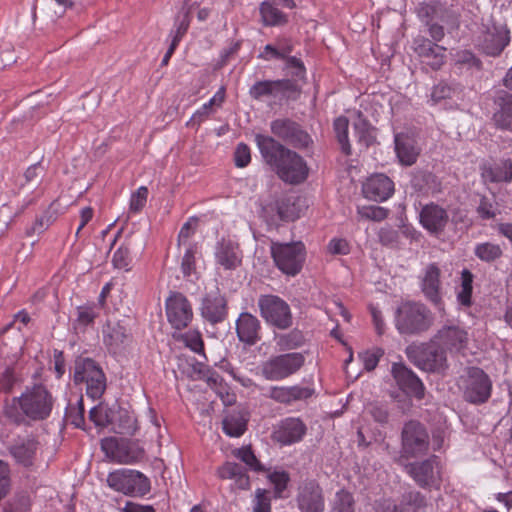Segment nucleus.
I'll return each instance as SVG.
<instances>
[{"mask_svg": "<svg viewBox=\"0 0 512 512\" xmlns=\"http://www.w3.org/2000/svg\"><path fill=\"white\" fill-rule=\"evenodd\" d=\"M354 131L358 143L364 147H368L373 142L374 137L371 132V126L365 119L361 118V116H359L358 120L354 123Z\"/></svg>", "mask_w": 512, "mask_h": 512, "instance_id": "de8ad7c7", "label": "nucleus"}, {"mask_svg": "<svg viewBox=\"0 0 512 512\" xmlns=\"http://www.w3.org/2000/svg\"><path fill=\"white\" fill-rule=\"evenodd\" d=\"M358 214L365 219L382 221L387 217L388 211L383 207L371 205L359 207Z\"/></svg>", "mask_w": 512, "mask_h": 512, "instance_id": "864d4df0", "label": "nucleus"}, {"mask_svg": "<svg viewBox=\"0 0 512 512\" xmlns=\"http://www.w3.org/2000/svg\"><path fill=\"white\" fill-rule=\"evenodd\" d=\"M494 103L497 106L493 115L495 124L500 128L512 130V94L501 90L497 92Z\"/></svg>", "mask_w": 512, "mask_h": 512, "instance_id": "473e14b6", "label": "nucleus"}, {"mask_svg": "<svg viewBox=\"0 0 512 512\" xmlns=\"http://www.w3.org/2000/svg\"><path fill=\"white\" fill-rule=\"evenodd\" d=\"M19 398H13L11 404H7L4 409L5 416L13 423H20L24 420L23 414L19 408Z\"/></svg>", "mask_w": 512, "mask_h": 512, "instance_id": "0e129e2a", "label": "nucleus"}, {"mask_svg": "<svg viewBox=\"0 0 512 512\" xmlns=\"http://www.w3.org/2000/svg\"><path fill=\"white\" fill-rule=\"evenodd\" d=\"M38 449L39 442L28 437L16 441L9 447V452L18 464L31 467L35 463Z\"/></svg>", "mask_w": 512, "mask_h": 512, "instance_id": "cd10ccee", "label": "nucleus"}, {"mask_svg": "<svg viewBox=\"0 0 512 512\" xmlns=\"http://www.w3.org/2000/svg\"><path fill=\"white\" fill-rule=\"evenodd\" d=\"M66 419L75 427L81 428L84 424V405L82 396L78 399L76 406L69 405L66 408Z\"/></svg>", "mask_w": 512, "mask_h": 512, "instance_id": "603ef678", "label": "nucleus"}, {"mask_svg": "<svg viewBox=\"0 0 512 512\" xmlns=\"http://www.w3.org/2000/svg\"><path fill=\"white\" fill-rule=\"evenodd\" d=\"M355 499L351 492L345 489H341L336 492L331 512H355Z\"/></svg>", "mask_w": 512, "mask_h": 512, "instance_id": "79ce46f5", "label": "nucleus"}, {"mask_svg": "<svg viewBox=\"0 0 512 512\" xmlns=\"http://www.w3.org/2000/svg\"><path fill=\"white\" fill-rule=\"evenodd\" d=\"M225 92L224 88H221L210 100L208 103H205L199 110H197L191 117V119L187 122V126H198L202 121H204L209 114L212 112V106L217 105L220 106L224 101Z\"/></svg>", "mask_w": 512, "mask_h": 512, "instance_id": "58836bf2", "label": "nucleus"}, {"mask_svg": "<svg viewBox=\"0 0 512 512\" xmlns=\"http://www.w3.org/2000/svg\"><path fill=\"white\" fill-rule=\"evenodd\" d=\"M313 393L314 390L309 387L297 385L290 387L273 386L264 393V396L282 404H290L295 401L307 399L311 397Z\"/></svg>", "mask_w": 512, "mask_h": 512, "instance_id": "bb28decb", "label": "nucleus"}, {"mask_svg": "<svg viewBox=\"0 0 512 512\" xmlns=\"http://www.w3.org/2000/svg\"><path fill=\"white\" fill-rule=\"evenodd\" d=\"M306 433V426L298 418H287L283 420L275 431V439L285 445L300 441Z\"/></svg>", "mask_w": 512, "mask_h": 512, "instance_id": "2f4dec72", "label": "nucleus"}, {"mask_svg": "<svg viewBox=\"0 0 512 512\" xmlns=\"http://www.w3.org/2000/svg\"><path fill=\"white\" fill-rule=\"evenodd\" d=\"M406 355L418 368L427 372L441 373L448 367L445 350L433 338L429 342L407 346Z\"/></svg>", "mask_w": 512, "mask_h": 512, "instance_id": "7ed1b4c3", "label": "nucleus"}, {"mask_svg": "<svg viewBox=\"0 0 512 512\" xmlns=\"http://www.w3.org/2000/svg\"><path fill=\"white\" fill-rule=\"evenodd\" d=\"M284 60L286 62L285 68L290 70V73L292 76H295L298 79L304 78L305 67H304L303 62L299 58H297L295 56H290V57L285 58Z\"/></svg>", "mask_w": 512, "mask_h": 512, "instance_id": "052dcab7", "label": "nucleus"}, {"mask_svg": "<svg viewBox=\"0 0 512 512\" xmlns=\"http://www.w3.org/2000/svg\"><path fill=\"white\" fill-rule=\"evenodd\" d=\"M269 479L274 484L276 491L281 493L286 489L290 477L285 471H275L269 475Z\"/></svg>", "mask_w": 512, "mask_h": 512, "instance_id": "338daca9", "label": "nucleus"}, {"mask_svg": "<svg viewBox=\"0 0 512 512\" xmlns=\"http://www.w3.org/2000/svg\"><path fill=\"white\" fill-rule=\"evenodd\" d=\"M458 383L463 391L464 399L469 403L483 404L491 396L492 381L489 375L479 367L465 368Z\"/></svg>", "mask_w": 512, "mask_h": 512, "instance_id": "20e7f679", "label": "nucleus"}, {"mask_svg": "<svg viewBox=\"0 0 512 512\" xmlns=\"http://www.w3.org/2000/svg\"><path fill=\"white\" fill-rule=\"evenodd\" d=\"M102 332L104 344L114 353L125 345L130 337L127 329L118 322L107 321Z\"/></svg>", "mask_w": 512, "mask_h": 512, "instance_id": "f704fd0d", "label": "nucleus"}, {"mask_svg": "<svg viewBox=\"0 0 512 512\" xmlns=\"http://www.w3.org/2000/svg\"><path fill=\"white\" fill-rule=\"evenodd\" d=\"M380 242L388 247H397L399 244V233L391 227L381 228L379 231Z\"/></svg>", "mask_w": 512, "mask_h": 512, "instance_id": "bf43d9fd", "label": "nucleus"}, {"mask_svg": "<svg viewBox=\"0 0 512 512\" xmlns=\"http://www.w3.org/2000/svg\"><path fill=\"white\" fill-rule=\"evenodd\" d=\"M304 362L305 358L301 353L278 355L263 364L262 374L267 380H282L297 372Z\"/></svg>", "mask_w": 512, "mask_h": 512, "instance_id": "ddd939ff", "label": "nucleus"}, {"mask_svg": "<svg viewBox=\"0 0 512 512\" xmlns=\"http://www.w3.org/2000/svg\"><path fill=\"white\" fill-rule=\"evenodd\" d=\"M234 455L254 471H263L264 467L256 458L250 446L242 447L234 452Z\"/></svg>", "mask_w": 512, "mask_h": 512, "instance_id": "3c124183", "label": "nucleus"}, {"mask_svg": "<svg viewBox=\"0 0 512 512\" xmlns=\"http://www.w3.org/2000/svg\"><path fill=\"white\" fill-rule=\"evenodd\" d=\"M394 192L393 181L385 174H374L363 184V194L373 201L387 200Z\"/></svg>", "mask_w": 512, "mask_h": 512, "instance_id": "a878e982", "label": "nucleus"}, {"mask_svg": "<svg viewBox=\"0 0 512 512\" xmlns=\"http://www.w3.org/2000/svg\"><path fill=\"white\" fill-rule=\"evenodd\" d=\"M97 316L98 312L96 311L95 306L77 307V317L74 322L75 329H85L94 322Z\"/></svg>", "mask_w": 512, "mask_h": 512, "instance_id": "09e8293b", "label": "nucleus"}, {"mask_svg": "<svg viewBox=\"0 0 512 512\" xmlns=\"http://www.w3.org/2000/svg\"><path fill=\"white\" fill-rule=\"evenodd\" d=\"M261 317L266 323L278 328L287 329L292 325V313L287 302L276 295H261L258 299Z\"/></svg>", "mask_w": 512, "mask_h": 512, "instance_id": "1a4fd4ad", "label": "nucleus"}, {"mask_svg": "<svg viewBox=\"0 0 512 512\" xmlns=\"http://www.w3.org/2000/svg\"><path fill=\"white\" fill-rule=\"evenodd\" d=\"M473 278V274L468 269L461 272V289L457 294V299L464 306L471 305Z\"/></svg>", "mask_w": 512, "mask_h": 512, "instance_id": "a18cd8bd", "label": "nucleus"}, {"mask_svg": "<svg viewBox=\"0 0 512 512\" xmlns=\"http://www.w3.org/2000/svg\"><path fill=\"white\" fill-rule=\"evenodd\" d=\"M74 382L85 383L86 393L98 399L106 389V377L102 368L91 358L79 356L74 362Z\"/></svg>", "mask_w": 512, "mask_h": 512, "instance_id": "423d86ee", "label": "nucleus"}, {"mask_svg": "<svg viewBox=\"0 0 512 512\" xmlns=\"http://www.w3.org/2000/svg\"><path fill=\"white\" fill-rule=\"evenodd\" d=\"M260 321L256 316L243 312L236 321V332L239 340L254 345L259 339Z\"/></svg>", "mask_w": 512, "mask_h": 512, "instance_id": "c756f323", "label": "nucleus"}, {"mask_svg": "<svg viewBox=\"0 0 512 512\" xmlns=\"http://www.w3.org/2000/svg\"><path fill=\"white\" fill-rule=\"evenodd\" d=\"M255 140L264 161L281 180L289 184H299L306 180L308 167L300 155L271 136L258 134Z\"/></svg>", "mask_w": 512, "mask_h": 512, "instance_id": "f257e3e1", "label": "nucleus"}, {"mask_svg": "<svg viewBox=\"0 0 512 512\" xmlns=\"http://www.w3.org/2000/svg\"><path fill=\"white\" fill-rule=\"evenodd\" d=\"M430 448V435L425 424L418 420L406 422L401 432L402 457L418 458L426 455Z\"/></svg>", "mask_w": 512, "mask_h": 512, "instance_id": "0eeeda50", "label": "nucleus"}, {"mask_svg": "<svg viewBox=\"0 0 512 512\" xmlns=\"http://www.w3.org/2000/svg\"><path fill=\"white\" fill-rule=\"evenodd\" d=\"M166 314L169 323L178 330L187 327L193 316L189 301L177 292L166 300Z\"/></svg>", "mask_w": 512, "mask_h": 512, "instance_id": "f3484780", "label": "nucleus"}, {"mask_svg": "<svg viewBox=\"0 0 512 512\" xmlns=\"http://www.w3.org/2000/svg\"><path fill=\"white\" fill-rule=\"evenodd\" d=\"M299 88L295 81L290 79L257 81L251 86L249 94L253 99L259 100L264 96L279 97L287 96L289 93L298 92Z\"/></svg>", "mask_w": 512, "mask_h": 512, "instance_id": "4be33fe9", "label": "nucleus"}, {"mask_svg": "<svg viewBox=\"0 0 512 512\" xmlns=\"http://www.w3.org/2000/svg\"><path fill=\"white\" fill-rule=\"evenodd\" d=\"M247 419L241 411L230 412L222 421L223 431L231 437H239L246 430Z\"/></svg>", "mask_w": 512, "mask_h": 512, "instance_id": "4c0bfd02", "label": "nucleus"}, {"mask_svg": "<svg viewBox=\"0 0 512 512\" xmlns=\"http://www.w3.org/2000/svg\"><path fill=\"white\" fill-rule=\"evenodd\" d=\"M190 0H184V5L176 17V32L174 38L181 40L190 24V13L195 4L189 5Z\"/></svg>", "mask_w": 512, "mask_h": 512, "instance_id": "49530a36", "label": "nucleus"}, {"mask_svg": "<svg viewBox=\"0 0 512 512\" xmlns=\"http://www.w3.org/2000/svg\"><path fill=\"white\" fill-rule=\"evenodd\" d=\"M270 128L274 136L296 148L307 147L311 141L307 132L298 123L288 118L272 121Z\"/></svg>", "mask_w": 512, "mask_h": 512, "instance_id": "dca6fc26", "label": "nucleus"}, {"mask_svg": "<svg viewBox=\"0 0 512 512\" xmlns=\"http://www.w3.org/2000/svg\"><path fill=\"white\" fill-rule=\"evenodd\" d=\"M474 253L484 262H493L502 256L503 251L498 244L484 242L476 245Z\"/></svg>", "mask_w": 512, "mask_h": 512, "instance_id": "37998d69", "label": "nucleus"}, {"mask_svg": "<svg viewBox=\"0 0 512 512\" xmlns=\"http://www.w3.org/2000/svg\"><path fill=\"white\" fill-rule=\"evenodd\" d=\"M107 485L116 492L130 497H143L150 492V480L140 471L118 469L110 472Z\"/></svg>", "mask_w": 512, "mask_h": 512, "instance_id": "39448f33", "label": "nucleus"}, {"mask_svg": "<svg viewBox=\"0 0 512 512\" xmlns=\"http://www.w3.org/2000/svg\"><path fill=\"white\" fill-rule=\"evenodd\" d=\"M400 505L403 511L407 512H426L429 506L426 497L419 491H406L401 496Z\"/></svg>", "mask_w": 512, "mask_h": 512, "instance_id": "e433bc0d", "label": "nucleus"}, {"mask_svg": "<svg viewBox=\"0 0 512 512\" xmlns=\"http://www.w3.org/2000/svg\"><path fill=\"white\" fill-rule=\"evenodd\" d=\"M195 253V248L190 247L189 249L186 250L183 256L181 269L184 276H190L192 272L195 270Z\"/></svg>", "mask_w": 512, "mask_h": 512, "instance_id": "69168bd1", "label": "nucleus"}, {"mask_svg": "<svg viewBox=\"0 0 512 512\" xmlns=\"http://www.w3.org/2000/svg\"><path fill=\"white\" fill-rule=\"evenodd\" d=\"M101 448L107 457L121 464L140 461L145 454L137 441L126 438H105L101 442Z\"/></svg>", "mask_w": 512, "mask_h": 512, "instance_id": "9d476101", "label": "nucleus"}, {"mask_svg": "<svg viewBox=\"0 0 512 512\" xmlns=\"http://www.w3.org/2000/svg\"><path fill=\"white\" fill-rule=\"evenodd\" d=\"M413 186L419 191L434 190L438 186L437 178L431 172H418L413 180Z\"/></svg>", "mask_w": 512, "mask_h": 512, "instance_id": "8fccbe9b", "label": "nucleus"}, {"mask_svg": "<svg viewBox=\"0 0 512 512\" xmlns=\"http://www.w3.org/2000/svg\"><path fill=\"white\" fill-rule=\"evenodd\" d=\"M198 218L191 217L185 222L178 235V245L186 243L188 239L195 233L197 228Z\"/></svg>", "mask_w": 512, "mask_h": 512, "instance_id": "e2e57ef3", "label": "nucleus"}, {"mask_svg": "<svg viewBox=\"0 0 512 512\" xmlns=\"http://www.w3.org/2000/svg\"><path fill=\"white\" fill-rule=\"evenodd\" d=\"M253 512H270V498L265 490L258 489L256 491Z\"/></svg>", "mask_w": 512, "mask_h": 512, "instance_id": "774afa93", "label": "nucleus"}, {"mask_svg": "<svg viewBox=\"0 0 512 512\" xmlns=\"http://www.w3.org/2000/svg\"><path fill=\"white\" fill-rule=\"evenodd\" d=\"M271 256L277 268L288 276L297 275L305 260V247L301 242L271 243Z\"/></svg>", "mask_w": 512, "mask_h": 512, "instance_id": "6e6552de", "label": "nucleus"}, {"mask_svg": "<svg viewBox=\"0 0 512 512\" xmlns=\"http://www.w3.org/2000/svg\"><path fill=\"white\" fill-rule=\"evenodd\" d=\"M395 327L404 336H419L429 331L434 322L430 309L422 302L404 301L395 311Z\"/></svg>", "mask_w": 512, "mask_h": 512, "instance_id": "f03ea898", "label": "nucleus"}, {"mask_svg": "<svg viewBox=\"0 0 512 512\" xmlns=\"http://www.w3.org/2000/svg\"><path fill=\"white\" fill-rule=\"evenodd\" d=\"M217 264L226 270H234L241 264V256L237 244L230 240L222 239L215 248Z\"/></svg>", "mask_w": 512, "mask_h": 512, "instance_id": "7c9ffc66", "label": "nucleus"}, {"mask_svg": "<svg viewBox=\"0 0 512 512\" xmlns=\"http://www.w3.org/2000/svg\"><path fill=\"white\" fill-rule=\"evenodd\" d=\"M148 196V189L141 186L135 193L132 194L130 199V210L132 212H139L146 204Z\"/></svg>", "mask_w": 512, "mask_h": 512, "instance_id": "13d9d810", "label": "nucleus"}, {"mask_svg": "<svg viewBox=\"0 0 512 512\" xmlns=\"http://www.w3.org/2000/svg\"><path fill=\"white\" fill-rule=\"evenodd\" d=\"M420 288L425 298L434 306L442 305L441 269L436 263L428 264L420 276Z\"/></svg>", "mask_w": 512, "mask_h": 512, "instance_id": "aec40b11", "label": "nucleus"}, {"mask_svg": "<svg viewBox=\"0 0 512 512\" xmlns=\"http://www.w3.org/2000/svg\"><path fill=\"white\" fill-rule=\"evenodd\" d=\"M496 203L495 201L482 196L477 207V213L482 219H493L496 216Z\"/></svg>", "mask_w": 512, "mask_h": 512, "instance_id": "5fc2aeb1", "label": "nucleus"}, {"mask_svg": "<svg viewBox=\"0 0 512 512\" xmlns=\"http://www.w3.org/2000/svg\"><path fill=\"white\" fill-rule=\"evenodd\" d=\"M384 352L381 349H376L375 351H365L359 354L360 359L363 362L364 368L367 371H372L378 365L380 357H382Z\"/></svg>", "mask_w": 512, "mask_h": 512, "instance_id": "4d7b16f0", "label": "nucleus"}, {"mask_svg": "<svg viewBox=\"0 0 512 512\" xmlns=\"http://www.w3.org/2000/svg\"><path fill=\"white\" fill-rule=\"evenodd\" d=\"M407 472L421 488H439L441 471L439 458L435 455L407 465Z\"/></svg>", "mask_w": 512, "mask_h": 512, "instance_id": "4468645a", "label": "nucleus"}, {"mask_svg": "<svg viewBox=\"0 0 512 512\" xmlns=\"http://www.w3.org/2000/svg\"><path fill=\"white\" fill-rule=\"evenodd\" d=\"M250 160L251 155L249 147L244 143L238 144L234 153L235 165L237 167L243 168L250 163Z\"/></svg>", "mask_w": 512, "mask_h": 512, "instance_id": "680f3d73", "label": "nucleus"}, {"mask_svg": "<svg viewBox=\"0 0 512 512\" xmlns=\"http://www.w3.org/2000/svg\"><path fill=\"white\" fill-rule=\"evenodd\" d=\"M276 344L280 350H293L305 343V337L299 329H293L288 333L279 334L275 337Z\"/></svg>", "mask_w": 512, "mask_h": 512, "instance_id": "a19ab883", "label": "nucleus"}, {"mask_svg": "<svg viewBox=\"0 0 512 512\" xmlns=\"http://www.w3.org/2000/svg\"><path fill=\"white\" fill-rule=\"evenodd\" d=\"M391 372L397 385L405 394L417 399L424 397V385L412 370L402 363H394Z\"/></svg>", "mask_w": 512, "mask_h": 512, "instance_id": "393cba45", "label": "nucleus"}, {"mask_svg": "<svg viewBox=\"0 0 512 512\" xmlns=\"http://www.w3.org/2000/svg\"><path fill=\"white\" fill-rule=\"evenodd\" d=\"M419 218L422 226L435 236L442 234L449 222L448 212L435 203L423 206Z\"/></svg>", "mask_w": 512, "mask_h": 512, "instance_id": "b1692460", "label": "nucleus"}, {"mask_svg": "<svg viewBox=\"0 0 512 512\" xmlns=\"http://www.w3.org/2000/svg\"><path fill=\"white\" fill-rule=\"evenodd\" d=\"M395 151L401 164L405 166L413 165L420 153L415 140L403 133L395 135Z\"/></svg>", "mask_w": 512, "mask_h": 512, "instance_id": "72a5a7b5", "label": "nucleus"}, {"mask_svg": "<svg viewBox=\"0 0 512 512\" xmlns=\"http://www.w3.org/2000/svg\"><path fill=\"white\" fill-rule=\"evenodd\" d=\"M260 14L265 26H277L287 22L286 15L268 1L261 3Z\"/></svg>", "mask_w": 512, "mask_h": 512, "instance_id": "ea45409f", "label": "nucleus"}, {"mask_svg": "<svg viewBox=\"0 0 512 512\" xmlns=\"http://www.w3.org/2000/svg\"><path fill=\"white\" fill-rule=\"evenodd\" d=\"M510 41L509 30L504 25H492L482 33L478 46L488 56H498Z\"/></svg>", "mask_w": 512, "mask_h": 512, "instance_id": "6ab92c4d", "label": "nucleus"}, {"mask_svg": "<svg viewBox=\"0 0 512 512\" xmlns=\"http://www.w3.org/2000/svg\"><path fill=\"white\" fill-rule=\"evenodd\" d=\"M348 127L349 121L346 117L341 116L334 121L336 137L345 155L351 154V146L348 141Z\"/></svg>", "mask_w": 512, "mask_h": 512, "instance_id": "c03bdc74", "label": "nucleus"}, {"mask_svg": "<svg viewBox=\"0 0 512 512\" xmlns=\"http://www.w3.org/2000/svg\"><path fill=\"white\" fill-rule=\"evenodd\" d=\"M19 405L26 416L42 420L50 415L53 398L44 386L37 385L19 397Z\"/></svg>", "mask_w": 512, "mask_h": 512, "instance_id": "9b49d317", "label": "nucleus"}, {"mask_svg": "<svg viewBox=\"0 0 512 512\" xmlns=\"http://www.w3.org/2000/svg\"><path fill=\"white\" fill-rule=\"evenodd\" d=\"M218 476L221 479L233 480L235 486L239 489H248L250 480L245 469L237 463L226 462L218 469Z\"/></svg>", "mask_w": 512, "mask_h": 512, "instance_id": "c9c22d12", "label": "nucleus"}, {"mask_svg": "<svg viewBox=\"0 0 512 512\" xmlns=\"http://www.w3.org/2000/svg\"><path fill=\"white\" fill-rule=\"evenodd\" d=\"M44 173L45 169L41 163L33 164L26 169L24 173L25 183L21 184L14 200L10 202L19 212H22L33 202L30 195L41 185Z\"/></svg>", "mask_w": 512, "mask_h": 512, "instance_id": "2eb2a0df", "label": "nucleus"}, {"mask_svg": "<svg viewBox=\"0 0 512 512\" xmlns=\"http://www.w3.org/2000/svg\"><path fill=\"white\" fill-rule=\"evenodd\" d=\"M89 418L96 426L101 427L107 426L112 422L107 409L101 405L95 406L89 411Z\"/></svg>", "mask_w": 512, "mask_h": 512, "instance_id": "6e6d98bb", "label": "nucleus"}, {"mask_svg": "<svg viewBox=\"0 0 512 512\" xmlns=\"http://www.w3.org/2000/svg\"><path fill=\"white\" fill-rule=\"evenodd\" d=\"M295 502L300 512H325L324 490L315 479H305L298 483Z\"/></svg>", "mask_w": 512, "mask_h": 512, "instance_id": "f8f14e48", "label": "nucleus"}, {"mask_svg": "<svg viewBox=\"0 0 512 512\" xmlns=\"http://www.w3.org/2000/svg\"><path fill=\"white\" fill-rule=\"evenodd\" d=\"M414 52L433 70H438L445 63L446 48L430 39L418 36L413 41Z\"/></svg>", "mask_w": 512, "mask_h": 512, "instance_id": "412c9836", "label": "nucleus"}, {"mask_svg": "<svg viewBox=\"0 0 512 512\" xmlns=\"http://www.w3.org/2000/svg\"><path fill=\"white\" fill-rule=\"evenodd\" d=\"M445 352H461L467 347L468 333L456 325H445L432 337Z\"/></svg>", "mask_w": 512, "mask_h": 512, "instance_id": "5701e85b", "label": "nucleus"}, {"mask_svg": "<svg viewBox=\"0 0 512 512\" xmlns=\"http://www.w3.org/2000/svg\"><path fill=\"white\" fill-rule=\"evenodd\" d=\"M480 169L481 177L485 182L510 183L512 181L511 159H504L494 163H484Z\"/></svg>", "mask_w": 512, "mask_h": 512, "instance_id": "c85d7f7f", "label": "nucleus"}, {"mask_svg": "<svg viewBox=\"0 0 512 512\" xmlns=\"http://www.w3.org/2000/svg\"><path fill=\"white\" fill-rule=\"evenodd\" d=\"M200 311L201 316L213 325L226 319L228 314L227 300L218 288L205 294Z\"/></svg>", "mask_w": 512, "mask_h": 512, "instance_id": "a211bd4d", "label": "nucleus"}]
</instances>
